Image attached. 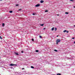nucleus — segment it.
<instances>
[{"instance_id": "cd10ccee", "label": "nucleus", "mask_w": 75, "mask_h": 75, "mask_svg": "<svg viewBox=\"0 0 75 75\" xmlns=\"http://www.w3.org/2000/svg\"><path fill=\"white\" fill-rule=\"evenodd\" d=\"M21 52L22 53H23V51H22Z\"/></svg>"}, {"instance_id": "7ed1b4c3", "label": "nucleus", "mask_w": 75, "mask_h": 75, "mask_svg": "<svg viewBox=\"0 0 75 75\" xmlns=\"http://www.w3.org/2000/svg\"><path fill=\"white\" fill-rule=\"evenodd\" d=\"M39 6H40L39 4H38L35 6V7H38Z\"/></svg>"}, {"instance_id": "0eeeda50", "label": "nucleus", "mask_w": 75, "mask_h": 75, "mask_svg": "<svg viewBox=\"0 0 75 75\" xmlns=\"http://www.w3.org/2000/svg\"><path fill=\"white\" fill-rule=\"evenodd\" d=\"M2 25L3 27H4V23H2Z\"/></svg>"}, {"instance_id": "9d476101", "label": "nucleus", "mask_w": 75, "mask_h": 75, "mask_svg": "<svg viewBox=\"0 0 75 75\" xmlns=\"http://www.w3.org/2000/svg\"><path fill=\"white\" fill-rule=\"evenodd\" d=\"M15 54L16 55H18V53H15Z\"/></svg>"}, {"instance_id": "393cba45", "label": "nucleus", "mask_w": 75, "mask_h": 75, "mask_svg": "<svg viewBox=\"0 0 75 75\" xmlns=\"http://www.w3.org/2000/svg\"><path fill=\"white\" fill-rule=\"evenodd\" d=\"M48 11L46 10L45 11V12H48Z\"/></svg>"}, {"instance_id": "20e7f679", "label": "nucleus", "mask_w": 75, "mask_h": 75, "mask_svg": "<svg viewBox=\"0 0 75 75\" xmlns=\"http://www.w3.org/2000/svg\"><path fill=\"white\" fill-rule=\"evenodd\" d=\"M40 3H44V1L42 0H41L40 1Z\"/></svg>"}, {"instance_id": "39448f33", "label": "nucleus", "mask_w": 75, "mask_h": 75, "mask_svg": "<svg viewBox=\"0 0 75 75\" xmlns=\"http://www.w3.org/2000/svg\"><path fill=\"white\" fill-rule=\"evenodd\" d=\"M9 13H13V11H10Z\"/></svg>"}, {"instance_id": "ddd939ff", "label": "nucleus", "mask_w": 75, "mask_h": 75, "mask_svg": "<svg viewBox=\"0 0 75 75\" xmlns=\"http://www.w3.org/2000/svg\"><path fill=\"white\" fill-rule=\"evenodd\" d=\"M31 68L34 69V67H33V66H31Z\"/></svg>"}, {"instance_id": "f8f14e48", "label": "nucleus", "mask_w": 75, "mask_h": 75, "mask_svg": "<svg viewBox=\"0 0 75 75\" xmlns=\"http://www.w3.org/2000/svg\"><path fill=\"white\" fill-rule=\"evenodd\" d=\"M70 1H71L74 2V0H70Z\"/></svg>"}, {"instance_id": "f03ea898", "label": "nucleus", "mask_w": 75, "mask_h": 75, "mask_svg": "<svg viewBox=\"0 0 75 75\" xmlns=\"http://www.w3.org/2000/svg\"><path fill=\"white\" fill-rule=\"evenodd\" d=\"M10 66H13V65H17L13 64H11L10 65Z\"/></svg>"}, {"instance_id": "f704fd0d", "label": "nucleus", "mask_w": 75, "mask_h": 75, "mask_svg": "<svg viewBox=\"0 0 75 75\" xmlns=\"http://www.w3.org/2000/svg\"><path fill=\"white\" fill-rule=\"evenodd\" d=\"M74 27H75V25H74Z\"/></svg>"}, {"instance_id": "9b49d317", "label": "nucleus", "mask_w": 75, "mask_h": 75, "mask_svg": "<svg viewBox=\"0 0 75 75\" xmlns=\"http://www.w3.org/2000/svg\"><path fill=\"white\" fill-rule=\"evenodd\" d=\"M54 51H55V52H57L58 51L56 50H54Z\"/></svg>"}, {"instance_id": "423d86ee", "label": "nucleus", "mask_w": 75, "mask_h": 75, "mask_svg": "<svg viewBox=\"0 0 75 75\" xmlns=\"http://www.w3.org/2000/svg\"><path fill=\"white\" fill-rule=\"evenodd\" d=\"M65 13L66 14H68L69 13L68 12H66Z\"/></svg>"}, {"instance_id": "f3484780", "label": "nucleus", "mask_w": 75, "mask_h": 75, "mask_svg": "<svg viewBox=\"0 0 75 75\" xmlns=\"http://www.w3.org/2000/svg\"><path fill=\"white\" fill-rule=\"evenodd\" d=\"M40 25H41V26H43V25H44V24Z\"/></svg>"}, {"instance_id": "2f4dec72", "label": "nucleus", "mask_w": 75, "mask_h": 75, "mask_svg": "<svg viewBox=\"0 0 75 75\" xmlns=\"http://www.w3.org/2000/svg\"><path fill=\"white\" fill-rule=\"evenodd\" d=\"M75 41H74V44H75Z\"/></svg>"}, {"instance_id": "2eb2a0df", "label": "nucleus", "mask_w": 75, "mask_h": 75, "mask_svg": "<svg viewBox=\"0 0 75 75\" xmlns=\"http://www.w3.org/2000/svg\"><path fill=\"white\" fill-rule=\"evenodd\" d=\"M67 32V30H64L63 31V32H64V33H65V32Z\"/></svg>"}, {"instance_id": "473e14b6", "label": "nucleus", "mask_w": 75, "mask_h": 75, "mask_svg": "<svg viewBox=\"0 0 75 75\" xmlns=\"http://www.w3.org/2000/svg\"><path fill=\"white\" fill-rule=\"evenodd\" d=\"M57 16H59V14H57Z\"/></svg>"}, {"instance_id": "bb28decb", "label": "nucleus", "mask_w": 75, "mask_h": 75, "mask_svg": "<svg viewBox=\"0 0 75 75\" xmlns=\"http://www.w3.org/2000/svg\"><path fill=\"white\" fill-rule=\"evenodd\" d=\"M72 39H75V38L74 37L72 38Z\"/></svg>"}, {"instance_id": "6ab92c4d", "label": "nucleus", "mask_w": 75, "mask_h": 75, "mask_svg": "<svg viewBox=\"0 0 75 75\" xmlns=\"http://www.w3.org/2000/svg\"><path fill=\"white\" fill-rule=\"evenodd\" d=\"M32 41H34V39L33 38V39H32Z\"/></svg>"}, {"instance_id": "a211bd4d", "label": "nucleus", "mask_w": 75, "mask_h": 75, "mask_svg": "<svg viewBox=\"0 0 75 75\" xmlns=\"http://www.w3.org/2000/svg\"><path fill=\"white\" fill-rule=\"evenodd\" d=\"M57 28H55V31H57Z\"/></svg>"}, {"instance_id": "b1692460", "label": "nucleus", "mask_w": 75, "mask_h": 75, "mask_svg": "<svg viewBox=\"0 0 75 75\" xmlns=\"http://www.w3.org/2000/svg\"><path fill=\"white\" fill-rule=\"evenodd\" d=\"M20 10H21V9H20L18 10L19 11H20Z\"/></svg>"}, {"instance_id": "72a5a7b5", "label": "nucleus", "mask_w": 75, "mask_h": 75, "mask_svg": "<svg viewBox=\"0 0 75 75\" xmlns=\"http://www.w3.org/2000/svg\"><path fill=\"white\" fill-rule=\"evenodd\" d=\"M74 8H75V6H74Z\"/></svg>"}, {"instance_id": "dca6fc26", "label": "nucleus", "mask_w": 75, "mask_h": 75, "mask_svg": "<svg viewBox=\"0 0 75 75\" xmlns=\"http://www.w3.org/2000/svg\"><path fill=\"white\" fill-rule=\"evenodd\" d=\"M0 39H1V40H2V38L1 37V36H0Z\"/></svg>"}, {"instance_id": "c85d7f7f", "label": "nucleus", "mask_w": 75, "mask_h": 75, "mask_svg": "<svg viewBox=\"0 0 75 75\" xmlns=\"http://www.w3.org/2000/svg\"><path fill=\"white\" fill-rule=\"evenodd\" d=\"M22 70L24 69V68H22Z\"/></svg>"}, {"instance_id": "c756f323", "label": "nucleus", "mask_w": 75, "mask_h": 75, "mask_svg": "<svg viewBox=\"0 0 75 75\" xmlns=\"http://www.w3.org/2000/svg\"><path fill=\"white\" fill-rule=\"evenodd\" d=\"M45 28H43V30H45Z\"/></svg>"}, {"instance_id": "412c9836", "label": "nucleus", "mask_w": 75, "mask_h": 75, "mask_svg": "<svg viewBox=\"0 0 75 75\" xmlns=\"http://www.w3.org/2000/svg\"><path fill=\"white\" fill-rule=\"evenodd\" d=\"M67 33H69V31H67Z\"/></svg>"}, {"instance_id": "4468645a", "label": "nucleus", "mask_w": 75, "mask_h": 75, "mask_svg": "<svg viewBox=\"0 0 75 75\" xmlns=\"http://www.w3.org/2000/svg\"><path fill=\"white\" fill-rule=\"evenodd\" d=\"M61 75V74H60V73H59L57 74V75Z\"/></svg>"}, {"instance_id": "7c9ffc66", "label": "nucleus", "mask_w": 75, "mask_h": 75, "mask_svg": "<svg viewBox=\"0 0 75 75\" xmlns=\"http://www.w3.org/2000/svg\"><path fill=\"white\" fill-rule=\"evenodd\" d=\"M58 37V35H57V37Z\"/></svg>"}, {"instance_id": "1a4fd4ad", "label": "nucleus", "mask_w": 75, "mask_h": 75, "mask_svg": "<svg viewBox=\"0 0 75 75\" xmlns=\"http://www.w3.org/2000/svg\"><path fill=\"white\" fill-rule=\"evenodd\" d=\"M36 52H39V50H36Z\"/></svg>"}, {"instance_id": "f257e3e1", "label": "nucleus", "mask_w": 75, "mask_h": 75, "mask_svg": "<svg viewBox=\"0 0 75 75\" xmlns=\"http://www.w3.org/2000/svg\"><path fill=\"white\" fill-rule=\"evenodd\" d=\"M61 40L59 39H57L56 40V42H60Z\"/></svg>"}, {"instance_id": "aec40b11", "label": "nucleus", "mask_w": 75, "mask_h": 75, "mask_svg": "<svg viewBox=\"0 0 75 75\" xmlns=\"http://www.w3.org/2000/svg\"><path fill=\"white\" fill-rule=\"evenodd\" d=\"M19 6V5L18 4H17L16 5V6Z\"/></svg>"}, {"instance_id": "6e6552de", "label": "nucleus", "mask_w": 75, "mask_h": 75, "mask_svg": "<svg viewBox=\"0 0 75 75\" xmlns=\"http://www.w3.org/2000/svg\"><path fill=\"white\" fill-rule=\"evenodd\" d=\"M54 30V28H52V31H53V30Z\"/></svg>"}, {"instance_id": "a878e982", "label": "nucleus", "mask_w": 75, "mask_h": 75, "mask_svg": "<svg viewBox=\"0 0 75 75\" xmlns=\"http://www.w3.org/2000/svg\"><path fill=\"white\" fill-rule=\"evenodd\" d=\"M33 15L34 16H35V13H33Z\"/></svg>"}, {"instance_id": "5701e85b", "label": "nucleus", "mask_w": 75, "mask_h": 75, "mask_svg": "<svg viewBox=\"0 0 75 75\" xmlns=\"http://www.w3.org/2000/svg\"><path fill=\"white\" fill-rule=\"evenodd\" d=\"M40 38H42V37L41 36H40Z\"/></svg>"}, {"instance_id": "4be33fe9", "label": "nucleus", "mask_w": 75, "mask_h": 75, "mask_svg": "<svg viewBox=\"0 0 75 75\" xmlns=\"http://www.w3.org/2000/svg\"><path fill=\"white\" fill-rule=\"evenodd\" d=\"M58 42H56V44H58Z\"/></svg>"}]
</instances>
